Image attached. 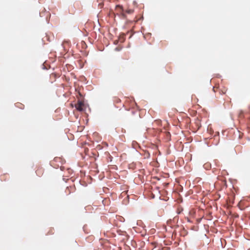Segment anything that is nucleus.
<instances>
[{
	"label": "nucleus",
	"instance_id": "nucleus-2",
	"mask_svg": "<svg viewBox=\"0 0 250 250\" xmlns=\"http://www.w3.org/2000/svg\"><path fill=\"white\" fill-rule=\"evenodd\" d=\"M128 12L129 13H131L132 12V11H131V10H129V11H128Z\"/></svg>",
	"mask_w": 250,
	"mask_h": 250
},
{
	"label": "nucleus",
	"instance_id": "nucleus-1",
	"mask_svg": "<svg viewBox=\"0 0 250 250\" xmlns=\"http://www.w3.org/2000/svg\"><path fill=\"white\" fill-rule=\"evenodd\" d=\"M83 106L84 104L82 102H79V103L76 104L75 107L78 110L80 111H83L84 110L83 108Z\"/></svg>",
	"mask_w": 250,
	"mask_h": 250
}]
</instances>
